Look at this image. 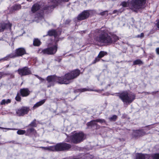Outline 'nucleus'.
<instances>
[{
	"instance_id": "nucleus-1",
	"label": "nucleus",
	"mask_w": 159,
	"mask_h": 159,
	"mask_svg": "<svg viewBox=\"0 0 159 159\" xmlns=\"http://www.w3.org/2000/svg\"><path fill=\"white\" fill-rule=\"evenodd\" d=\"M80 74V70H76L67 73L64 76L60 77L54 75L48 76L47 77V80L48 83H51V85H48V87L53 86L55 82H57L60 84H69L72 82L73 79L78 76Z\"/></svg>"
},
{
	"instance_id": "nucleus-2",
	"label": "nucleus",
	"mask_w": 159,
	"mask_h": 159,
	"mask_svg": "<svg viewBox=\"0 0 159 159\" xmlns=\"http://www.w3.org/2000/svg\"><path fill=\"white\" fill-rule=\"evenodd\" d=\"M99 35L96 38V40L101 43L110 44L119 39V38L116 35L112 36V38L109 35L106 30H99Z\"/></svg>"
},
{
	"instance_id": "nucleus-3",
	"label": "nucleus",
	"mask_w": 159,
	"mask_h": 159,
	"mask_svg": "<svg viewBox=\"0 0 159 159\" xmlns=\"http://www.w3.org/2000/svg\"><path fill=\"white\" fill-rule=\"evenodd\" d=\"M146 0H132L128 3L123 2L121 5L124 7L129 6L132 11L137 12L143 9Z\"/></svg>"
},
{
	"instance_id": "nucleus-4",
	"label": "nucleus",
	"mask_w": 159,
	"mask_h": 159,
	"mask_svg": "<svg viewBox=\"0 0 159 159\" xmlns=\"http://www.w3.org/2000/svg\"><path fill=\"white\" fill-rule=\"evenodd\" d=\"M118 96L123 101L124 104H129L135 99V96L132 93H128L127 91L123 92L120 93Z\"/></svg>"
},
{
	"instance_id": "nucleus-5",
	"label": "nucleus",
	"mask_w": 159,
	"mask_h": 159,
	"mask_svg": "<svg viewBox=\"0 0 159 159\" xmlns=\"http://www.w3.org/2000/svg\"><path fill=\"white\" fill-rule=\"evenodd\" d=\"M26 54V51L23 48H19L16 49L15 53H11L7 55L6 57L0 59V61H7L11 58L22 56Z\"/></svg>"
},
{
	"instance_id": "nucleus-6",
	"label": "nucleus",
	"mask_w": 159,
	"mask_h": 159,
	"mask_svg": "<svg viewBox=\"0 0 159 159\" xmlns=\"http://www.w3.org/2000/svg\"><path fill=\"white\" fill-rule=\"evenodd\" d=\"M69 0H49L48 5L43 7L44 10L51 11L55 7L58 5V4L61 2H68Z\"/></svg>"
},
{
	"instance_id": "nucleus-7",
	"label": "nucleus",
	"mask_w": 159,
	"mask_h": 159,
	"mask_svg": "<svg viewBox=\"0 0 159 159\" xmlns=\"http://www.w3.org/2000/svg\"><path fill=\"white\" fill-rule=\"evenodd\" d=\"M54 151H63L68 150L71 148V145L66 143H57L53 146Z\"/></svg>"
},
{
	"instance_id": "nucleus-8",
	"label": "nucleus",
	"mask_w": 159,
	"mask_h": 159,
	"mask_svg": "<svg viewBox=\"0 0 159 159\" xmlns=\"http://www.w3.org/2000/svg\"><path fill=\"white\" fill-rule=\"evenodd\" d=\"M84 134L82 133H75L71 137V141L74 143H77L82 141L85 139Z\"/></svg>"
},
{
	"instance_id": "nucleus-9",
	"label": "nucleus",
	"mask_w": 159,
	"mask_h": 159,
	"mask_svg": "<svg viewBox=\"0 0 159 159\" xmlns=\"http://www.w3.org/2000/svg\"><path fill=\"white\" fill-rule=\"evenodd\" d=\"M57 49L56 45L49 47L42 50V52L44 54L48 55H53L56 53Z\"/></svg>"
},
{
	"instance_id": "nucleus-10",
	"label": "nucleus",
	"mask_w": 159,
	"mask_h": 159,
	"mask_svg": "<svg viewBox=\"0 0 159 159\" xmlns=\"http://www.w3.org/2000/svg\"><path fill=\"white\" fill-rule=\"evenodd\" d=\"M17 71L19 74L22 76L27 75L31 74L30 71L26 67H25L22 68L18 69Z\"/></svg>"
},
{
	"instance_id": "nucleus-11",
	"label": "nucleus",
	"mask_w": 159,
	"mask_h": 159,
	"mask_svg": "<svg viewBox=\"0 0 159 159\" xmlns=\"http://www.w3.org/2000/svg\"><path fill=\"white\" fill-rule=\"evenodd\" d=\"M29 110L30 109L29 107H24L18 109L16 111V113L19 116H23L27 114Z\"/></svg>"
},
{
	"instance_id": "nucleus-12",
	"label": "nucleus",
	"mask_w": 159,
	"mask_h": 159,
	"mask_svg": "<svg viewBox=\"0 0 159 159\" xmlns=\"http://www.w3.org/2000/svg\"><path fill=\"white\" fill-rule=\"evenodd\" d=\"M89 15V12L87 11H84L78 15L77 19L79 20H83L87 19Z\"/></svg>"
},
{
	"instance_id": "nucleus-13",
	"label": "nucleus",
	"mask_w": 159,
	"mask_h": 159,
	"mask_svg": "<svg viewBox=\"0 0 159 159\" xmlns=\"http://www.w3.org/2000/svg\"><path fill=\"white\" fill-rule=\"evenodd\" d=\"M135 159H150V155L141 153L138 154L136 155Z\"/></svg>"
},
{
	"instance_id": "nucleus-14",
	"label": "nucleus",
	"mask_w": 159,
	"mask_h": 159,
	"mask_svg": "<svg viewBox=\"0 0 159 159\" xmlns=\"http://www.w3.org/2000/svg\"><path fill=\"white\" fill-rule=\"evenodd\" d=\"M11 24L10 23H1L0 25V32L3 31L4 30L7 28H11Z\"/></svg>"
},
{
	"instance_id": "nucleus-15",
	"label": "nucleus",
	"mask_w": 159,
	"mask_h": 159,
	"mask_svg": "<svg viewBox=\"0 0 159 159\" xmlns=\"http://www.w3.org/2000/svg\"><path fill=\"white\" fill-rule=\"evenodd\" d=\"M20 93L23 97H26L29 94L30 91L28 89L24 88L20 89Z\"/></svg>"
},
{
	"instance_id": "nucleus-16",
	"label": "nucleus",
	"mask_w": 159,
	"mask_h": 159,
	"mask_svg": "<svg viewBox=\"0 0 159 159\" xmlns=\"http://www.w3.org/2000/svg\"><path fill=\"white\" fill-rule=\"evenodd\" d=\"M41 6L40 4L36 3L34 4L32 7V11L34 12L39 10Z\"/></svg>"
},
{
	"instance_id": "nucleus-17",
	"label": "nucleus",
	"mask_w": 159,
	"mask_h": 159,
	"mask_svg": "<svg viewBox=\"0 0 159 159\" xmlns=\"http://www.w3.org/2000/svg\"><path fill=\"white\" fill-rule=\"evenodd\" d=\"M144 133L142 130H136L134 132L133 135L134 136H141L143 135Z\"/></svg>"
},
{
	"instance_id": "nucleus-18",
	"label": "nucleus",
	"mask_w": 159,
	"mask_h": 159,
	"mask_svg": "<svg viewBox=\"0 0 159 159\" xmlns=\"http://www.w3.org/2000/svg\"><path fill=\"white\" fill-rule=\"evenodd\" d=\"M46 100L44 99L36 103L33 107L34 109H35L43 105L45 102Z\"/></svg>"
},
{
	"instance_id": "nucleus-19",
	"label": "nucleus",
	"mask_w": 159,
	"mask_h": 159,
	"mask_svg": "<svg viewBox=\"0 0 159 159\" xmlns=\"http://www.w3.org/2000/svg\"><path fill=\"white\" fill-rule=\"evenodd\" d=\"M48 35L51 36H54L55 37L57 36V33L55 30H52L48 32Z\"/></svg>"
},
{
	"instance_id": "nucleus-20",
	"label": "nucleus",
	"mask_w": 159,
	"mask_h": 159,
	"mask_svg": "<svg viewBox=\"0 0 159 159\" xmlns=\"http://www.w3.org/2000/svg\"><path fill=\"white\" fill-rule=\"evenodd\" d=\"M40 148L44 150L54 151V148L53 147V146H51L48 147H40Z\"/></svg>"
},
{
	"instance_id": "nucleus-21",
	"label": "nucleus",
	"mask_w": 159,
	"mask_h": 159,
	"mask_svg": "<svg viewBox=\"0 0 159 159\" xmlns=\"http://www.w3.org/2000/svg\"><path fill=\"white\" fill-rule=\"evenodd\" d=\"M150 159H159V153L153 154L150 155Z\"/></svg>"
},
{
	"instance_id": "nucleus-22",
	"label": "nucleus",
	"mask_w": 159,
	"mask_h": 159,
	"mask_svg": "<svg viewBox=\"0 0 159 159\" xmlns=\"http://www.w3.org/2000/svg\"><path fill=\"white\" fill-rule=\"evenodd\" d=\"M96 120H92L90 122H88L87 125L88 126H92L97 125Z\"/></svg>"
},
{
	"instance_id": "nucleus-23",
	"label": "nucleus",
	"mask_w": 159,
	"mask_h": 159,
	"mask_svg": "<svg viewBox=\"0 0 159 159\" xmlns=\"http://www.w3.org/2000/svg\"><path fill=\"white\" fill-rule=\"evenodd\" d=\"M11 102V100L9 99H3L1 101L0 104L2 105H5L10 103Z\"/></svg>"
},
{
	"instance_id": "nucleus-24",
	"label": "nucleus",
	"mask_w": 159,
	"mask_h": 159,
	"mask_svg": "<svg viewBox=\"0 0 159 159\" xmlns=\"http://www.w3.org/2000/svg\"><path fill=\"white\" fill-rule=\"evenodd\" d=\"M40 43V41L38 39H34L33 41V44L34 46H39Z\"/></svg>"
},
{
	"instance_id": "nucleus-25",
	"label": "nucleus",
	"mask_w": 159,
	"mask_h": 159,
	"mask_svg": "<svg viewBox=\"0 0 159 159\" xmlns=\"http://www.w3.org/2000/svg\"><path fill=\"white\" fill-rule=\"evenodd\" d=\"M107 52L103 51H101L99 52L98 55V56L101 58L104 56L107 55Z\"/></svg>"
},
{
	"instance_id": "nucleus-26",
	"label": "nucleus",
	"mask_w": 159,
	"mask_h": 159,
	"mask_svg": "<svg viewBox=\"0 0 159 159\" xmlns=\"http://www.w3.org/2000/svg\"><path fill=\"white\" fill-rule=\"evenodd\" d=\"M82 157L83 159H93V156L89 154L83 156Z\"/></svg>"
},
{
	"instance_id": "nucleus-27",
	"label": "nucleus",
	"mask_w": 159,
	"mask_h": 159,
	"mask_svg": "<svg viewBox=\"0 0 159 159\" xmlns=\"http://www.w3.org/2000/svg\"><path fill=\"white\" fill-rule=\"evenodd\" d=\"M27 132L29 133H32L34 134H35L36 133V131L33 128H31L28 129Z\"/></svg>"
},
{
	"instance_id": "nucleus-28",
	"label": "nucleus",
	"mask_w": 159,
	"mask_h": 159,
	"mask_svg": "<svg viewBox=\"0 0 159 159\" xmlns=\"http://www.w3.org/2000/svg\"><path fill=\"white\" fill-rule=\"evenodd\" d=\"M142 64V61L139 59L136 60L133 62V65H140Z\"/></svg>"
},
{
	"instance_id": "nucleus-29",
	"label": "nucleus",
	"mask_w": 159,
	"mask_h": 159,
	"mask_svg": "<svg viewBox=\"0 0 159 159\" xmlns=\"http://www.w3.org/2000/svg\"><path fill=\"white\" fill-rule=\"evenodd\" d=\"M117 118V116L115 115L112 116L111 117L109 118V120L111 121H115Z\"/></svg>"
},
{
	"instance_id": "nucleus-30",
	"label": "nucleus",
	"mask_w": 159,
	"mask_h": 159,
	"mask_svg": "<svg viewBox=\"0 0 159 159\" xmlns=\"http://www.w3.org/2000/svg\"><path fill=\"white\" fill-rule=\"evenodd\" d=\"M17 133L19 135L23 134L25 133V131L23 130L19 129L17 131Z\"/></svg>"
},
{
	"instance_id": "nucleus-31",
	"label": "nucleus",
	"mask_w": 159,
	"mask_h": 159,
	"mask_svg": "<svg viewBox=\"0 0 159 159\" xmlns=\"http://www.w3.org/2000/svg\"><path fill=\"white\" fill-rule=\"evenodd\" d=\"M80 90L81 92H84L86 91H94V90H93L92 89H85V88L80 89ZM94 91L98 92V91L97 90H94Z\"/></svg>"
},
{
	"instance_id": "nucleus-32",
	"label": "nucleus",
	"mask_w": 159,
	"mask_h": 159,
	"mask_svg": "<svg viewBox=\"0 0 159 159\" xmlns=\"http://www.w3.org/2000/svg\"><path fill=\"white\" fill-rule=\"evenodd\" d=\"M21 8V6L20 5H16L14 6V9L15 10H19Z\"/></svg>"
},
{
	"instance_id": "nucleus-33",
	"label": "nucleus",
	"mask_w": 159,
	"mask_h": 159,
	"mask_svg": "<svg viewBox=\"0 0 159 159\" xmlns=\"http://www.w3.org/2000/svg\"><path fill=\"white\" fill-rule=\"evenodd\" d=\"M97 122H99L100 123H105V121L104 119H98L96 120Z\"/></svg>"
},
{
	"instance_id": "nucleus-34",
	"label": "nucleus",
	"mask_w": 159,
	"mask_h": 159,
	"mask_svg": "<svg viewBox=\"0 0 159 159\" xmlns=\"http://www.w3.org/2000/svg\"><path fill=\"white\" fill-rule=\"evenodd\" d=\"M30 125L32 126H36L35 120V119L30 124Z\"/></svg>"
},
{
	"instance_id": "nucleus-35",
	"label": "nucleus",
	"mask_w": 159,
	"mask_h": 159,
	"mask_svg": "<svg viewBox=\"0 0 159 159\" xmlns=\"http://www.w3.org/2000/svg\"><path fill=\"white\" fill-rule=\"evenodd\" d=\"M100 14L102 16H104L105 15H107V11H104L100 13Z\"/></svg>"
},
{
	"instance_id": "nucleus-36",
	"label": "nucleus",
	"mask_w": 159,
	"mask_h": 159,
	"mask_svg": "<svg viewBox=\"0 0 159 159\" xmlns=\"http://www.w3.org/2000/svg\"><path fill=\"white\" fill-rule=\"evenodd\" d=\"M101 58L98 56V55L95 58L94 61V63H95L96 62L98 61Z\"/></svg>"
},
{
	"instance_id": "nucleus-37",
	"label": "nucleus",
	"mask_w": 159,
	"mask_h": 159,
	"mask_svg": "<svg viewBox=\"0 0 159 159\" xmlns=\"http://www.w3.org/2000/svg\"><path fill=\"white\" fill-rule=\"evenodd\" d=\"M16 99L17 101H20L21 100V98L18 94L16 97Z\"/></svg>"
},
{
	"instance_id": "nucleus-38",
	"label": "nucleus",
	"mask_w": 159,
	"mask_h": 159,
	"mask_svg": "<svg viewBox=\"0 0 159 159\" xmlns=\"http://www.w3.org/2000/svg\"><path fill=\"white\" fill-rule=\"evenodd\" d=\"M35 75L40 80L41 82H43L45 80L44 79L41 78V77H39V76L37 75Z\"/></svg>"
},
{
	"instance_id": "nucleus-39",
	"label": "nucleus",
	"mask_w": 159,
	"mask_h": 159,
	"mask_svg": "<svg viewBox=\"0 0 159 159\" xmlns=\"http://www.w3.org/2000/svg\"><path fill=\"white\" fill-rule=\"evenodd\" d=\"M0 129H7V130H16V129H11V128H4L1 127H0Z\"/></svg>"
},
{
	"instance_id": "nucleus-40",
	"label": "nucleus",
	"mask_w": 159,
	"mask_h": 159,
	"mask_svg": "<svg viewBox=\"0 0 159 159\" xmlns=\"http://www.w3.org/2000/svg\"><path fill=\"white\" fill-rule=\"evenodd\" d=\"M39 20H44L43 17V16L42 14H40L39 17H38Z\"/></svg>"
},
{
	"instance_id": "nucleus-41",
	"label": "nucleus",
	"mask_w": 159,
	"mask_h": 159,
	"mask_svg": "<svg viewBox=\"0 0 159 159\" xmlns=\"http://www.w3.org/2000/svg\"><path fill=\"white\" fill-rule=\"evenodd\" d=\"M144 36V34L143 33H141L140 35H139L137 36V37L143 38Z\"/></svg>"
},
{
	"instance_id": "nucleus-42",
	"label": "nucleus",
	"mask_w": 159,
	"mask_h": 159,
	"mask_svg": "<svg viewBox=\"0 0 159 159\" xmlns=\"http://www.w3.org/2000/svg\"><path fill=\"white\" fill-rule=\"evenodd\" d=\"M156 51L157 53V54L159 55V48H156Z\"/></svg>"
},
{
	"instance_id": "nucleus-43",
	"label": "nucleus",
	"mask_w": 159,
	"mask_h": 159,
	"mask_svg": "<svg viewBox=\"0 0 159 159\" xmlns=\"http://www.w3.org/2000/svg\"><path fill=\"white\" fill-rule=\"evenodd\" d=\"M157 27L158 29H159V21L157 23Z\"/></svg>"
},
{
	"instance_id": "nucleus-44",
	"label": "nucleus",
	"mask_w": 159,
	"mask_h": 159,
	"mask_svg": "<svg viewBox=\"0 0 159 159\" xmlns=\"http://www.w3.org/2000/svg\"><path fill=\"white\" fill-rule=\"evenodd\" d=\"M70 21L69 20H67L66 21V23L67 24H68L70 22Z\"/></svg>"
},
{
	"instance_id": "nucleus-45",
	"label": "nucleus",
	"mask_w": 159,
	"mask_h": 159,
	"mask_svg": "<svg viewBox=\"0 0 159 159\" xmlns=\"http://www.w3.org/2000/svg\"><path fill=\"white\" fill-rule=\"evenodd\" d=\"M117 12V10H114L113 11V13H116Z\"/></svg>"
},
{
	"instance_id": "nucleus-46",
	"label": "nucleus",
	"mask_w": 159,
	"mask_h": 159,
	"mask_svg": "<svg viewBox=\"0 0 159 159\" xmlns=\"http://www.w3.org/2000/svg\"><path fill=\"white\" fill-rule=\"evenodd\" d=\"M67 141V142H69V140H67V141Z\"/></svg>"
},
{
	"instance_id": "nucleus-47",
	"label": "nucleus",
	"mask_w": 159,
	"mask_h": 159,
	"mask_svg": "<svg viewBox=\"0 0 159 159\" xmlns=\"http://www.w3.org/2000/svg\"><path fill=\"white\" fill-rule=\"evenodd\" d=\"M102 60V61H104V60Z\"/></svg>"
},
{
	"instance_id": "nucleus-48",
	"label": "nucleus",
	"mask_w": 159,
	"mask_h": 159,
	"mask_svg": "<svg viewBox=\"0 0 159 159\" xmlns=\"http://www.w3.org/2000/svg\"><path fill=\"white\" fill-rule=\"evenodd\" d=\"M27 0L28 1H29V0Z\"/></svg>"
}]
</instances>
